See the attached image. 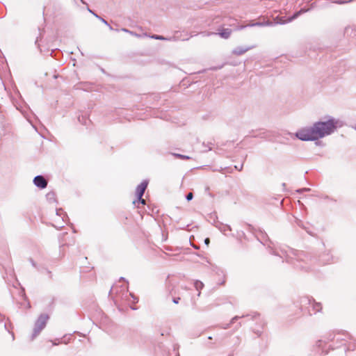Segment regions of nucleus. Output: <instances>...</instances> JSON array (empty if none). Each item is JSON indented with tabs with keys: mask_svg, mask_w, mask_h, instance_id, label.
<instances>
[{
	"mask_svg": "<svg viewBox=\"0 0 356 356\" xmlns=\"http://www.w3.org/2000/svg\"><path fill=\"white\" fill-rule=\"evenodd\" d=\"M342 126L343 123L339 119L327 115L312 125L298 129L293 135L297 139L318 140L332 135Z\"/></svg>",
	"mask_w": 356,
	"mask_h": 356,
	"instance_id": "1",
	"label": "nucleus"
},
{
	"mask_svg": "<svg viewBox=\"0 0 356 356\" xmlns=\"http://www.w3.org/2000/svg\"><path fill=\"white\" fill-rule=\"evenodd\" d=\"M315 7V3H312L309 6L306 7L304 6L301 8L299 10L295 11L291 15L286 16H280L277 15L273 20V22L270 20H265L261 21L259 19L257 22L250 21L248 24H238L236 26L233 30L234 31H240L243 30L247 27H254V26H273L276 24H286L292 22L293 20L297 19L301 15L309 12L314 9Z\"/></svg>",
	"mask_w": 356,
	"mask_h": 356,
	"instance_id": "2",
	"label": "nucleus"
},
{
	"mask_svg": "<svg viewBox=\"0 0 356 356\" xmlns=\"http://www.w3.org/2000/svg\"><path fill=\"white\" fill-rule=\"evenodd\" d=\"M299 309L303 313V315L309 316L320 312L322 309L321 302H317L312 297L303 296L299 300Z\"/></svg>",
	"mask_w": 356,
	"mask_h": 356,
	"instance_id": "3",
	"label": "nucleus"
},
{
	"mask_svg": "<svg viewBox=\"0 0 356 356\" xmlns=\"http://www.w3.org/2000/svg\"><path fill=\"white\" fill-rule=\"evenodd\" d=\"M311 261L314 263H318L321 265H325L330 264L333 259V257L331 254L330 250L325 249L324 243L321 244L317 250H312L307 253Z\"/></svg>",
	"mask_w": 356,
	"mask_h": 356,
	"instance_id": "4",
	"label": "nucleus"
},
{
	"mask_svg": "<svg viewBox=\"0 0 356 356\" xmlns=\"http://www.w3.org/2000/svg\"><path fill=\"white\" fill-rule=\"evenodd\" d=\"M248 316H251V319H252L254 321H257V320L259 321V325H260L261 330H254L253 332L255 334H257L259 337H260L261 335V334L263 333L262 330L264 329L266 323L264 320L260 319V318H259L260 314L258 312H253L252 314H243L242 316H235L231 319L229 323L225 324L224 326L222 327V329H228L230 327L231 324L234 323L236 321H238V319H240L241 318H245V317H248Z\"/></svg>",
	"mask_w": 356,
	"mask_h": 356,
	"instance_id": "5",
	"label": "nucleus"
},
{
	"mask_svg": "<svg viewBox=\"0 0 356 356\" xmlns=\"http://www.w3.org/2000/svg\"><path fill=\"white\" fill-rule=\"evenodd\" d=\"M49 319V315L47 314H41L34 323L33 333L31 336V341L40 333V332L46 327L47 323Z\"/></svg>",
	"mask_w": 356,
	"mask_h": 356,
	"instance_id": "6",
	"label": "nucleus"
},
{
	"mask_svg": "<svg viewBox=\"0 0 356 356\" xmlns=\"http://www.w3.org/2000/svg\"><path fill=\"white\" fill-rule=\"evenodd\" d=\"M336 337H337V334H335L334 332L328 333L326 336H325L324 340L320 339L316 341V346L318 348H321L322 349V353H324V355L328 354L330 350H334L335 348L340 347V346H341L340 344H337L336 346L334 344H330L328 346L329 347L328 350H324L323 343H326L327 342H334Z\"/></svg>",
	"mask_w": 356,
	"mask_h": 356,
	"instance_id": "7",
	"label": "nucleus"
},
{
	"mask_svg": "<svg viewBox=\"0 0 356 356\" xmlns=\"http://www.w3.org/2000/svg\"><path fill=\"white\" fill-rule=\"evenodd\" d=\"M172 346V349L166 350L163 343H159L157 346L155 348V350L156 352L160 351L163 355V356H179V345L173 344Z\"/></svg>",
	"mask_w": 356,
	"mask_h": 356,
	"instance_id": "8",
	"label": "nucleus"
},
{
	"mask_svg": "<svg viewBox=\"0 0 356 356\" xmlns=\"http://www.w3.org/2000/svg\"><path fill=\"white\" fill-rule=\"evenodd\" d=\"M346 70V62L341 60L333 66L332 72L335 74V76H339Z\"/></svg>",
	"mask_w": 356,
	"mask_h": 356,
	"instance_id": "9",
	"label": "nucleus"
},
{
	"mask_svg": "<svg viewBox=\"0 0 356 356\" xmlns=\"http://www.w3.org/2000/svg\"><path fill=\"white\" fill-rule=\"evenodd\" d=\"M33 183L37 188H38L39 189H41V190L47 188V184H48L47 181L45 179L44 176L42 175H38L35 176L33 178Z\"/></svg>",
	"mask_w": 356,
	"mask_h": 356,
	"instance_id": "10",
	"label": "nucleus"
},
{
	"mask_svg": "<svg viewBox=\"0 0 356 356\" xmlns=\"http://www.w3.org/2000/svg\"><path fill=\"white\" fill-rule=\"evenodd\" d=\"M149 184V180L148 179H143L137 186L135 191V196H139V197H141V196H143L145 192V190L147 188V186Z\"/></svg>",
	"mask_w": 356,
	"mask_h": 356,
	"instance_id": "11",
	"label": "nucleus"
},
{
	"mask_svg": "<svg viewBox=\"0 0 356 356\" xmlns=\"http://www.w3.org/2000/svg\"><path fill=\"white\" fill-rule=\"evenodd\" d=\"M208 221L213 225H214L216 228H218L220 231H222L221 226L224 225V224L218 220V216L216 211L211 212L208 214Z\"/></svg>",
	"mask_w": 356,
	"mask_h": 356,
	"instance_id": "12",
	"label": "nucleus"
},
{
	"mask_svg": "<svg viewBox=\"0 0 356 356\" xmlns=\"http://www.w3.org/2000/svg\"><path fill=\"white\" fill-rule=\"evenodd\" d=\"M191 36L188 35V32L185 31H175L173 36L170 37L171 40L174 41H185L188 40Z\"/></svg>",
	"mask_w": 356,
	"mask_h": 356,
	"instance_id": "13",
	"label": "nucleus"
},
{
	"mask_svg": "<svg viewBox=\"0 0 356 356\" xmlns=\"http://www.w3.org/2000/svg\"><path fill=\"white\" fill-rule=\"evenodd\" d=\"M254 47H256V45L245 47L238 46L232 50V53L236 56H241L246 53L248 51L254 49Z\"/></svg>",
	"mask_w": 356,
	"mask_h": 356,
	"instance_id": "14",
	"label": "nucleus"
},
{
	"mask_svg": "<svg viewBox=\"0 0 356 356\" xmlns=\"http://www.w3.org/2000/svg\"><path fill=\"white\" fill-rule=\"evenodd\" d=\"M337 335L339 337H336L335 341L336 343H341L342 341H346L347 339H352L353 337L346 331L339 332Z\"/></svg>",
	"mask_w": 356,
	"mask_h": 356,
	"instance_id": "15",
	"label": "nucleus"
},
{
	"mask_svg": "<svg viewBox=\"0 0 356 356\" xmlns=\"http://www.w3.org/2000/svg\"><path fill=\"white\" fill-rule=\"evenodd\" d=\"M72 334H65L61 339H56L55 341L51 340L53 346H57L60 343H68L70 342Z\"/></svg>",
	"mask_w": 356,
	"mask_h": 356,
	"instance_id": "16",
	"label": "nucleus"
},
{
	"mask_svg": "<svg viewBox=\"0 0 356 356\" xmlns=\"http://www.w3.org/2000/svg\"><path fill=\"white\" fill-rule=\"evenodd\" d=\"M218 31V34L219 35V36L221 38H223V39L229 38L232 32V29H229V28H223V27L219 28Z\"/></svg>",
	"mask_w": 356,
	"mask_h": 356,
	"instance_id": "17",
	"label": "nucleus"
},
{
	"mask_svg": "<svg viewBox=\"0 0 356 356\" xmlns=\"http://www.w3.org/2000/svg\"><path fill=\"white\" fill-rule=\"evenodd\" d=\"M79 122L86 127V129L90 128V125L92 124V121L88 118V115H81L78 117Z\"/></svg>",
	"mask_w": 356,
	"mask_h": 356,
	"instance_id": "18",
	"label": "nucleus"
},
{
	"mask_svg": "<svg viewBox=\"0 0 356 356\" xmlns=\"http://www.w3.org/2000/svg\"><path fill=\"white\" fill-rule=\"evenodd\" d=\"M87 10L91 13L92 15H93L96 18H97L99 20H100L102 23H104L105 25H106L109 29L111 31H114V29L113 28V26L108 24V22L104 19V18H102L101 16H99V15H97L94 10H91L89 6L87 7Z\"/></svg>",
	"mask_w": 356,
	"mask_h": 356,
	"instance_id": "19",
	"label": "nucleus"
},
{
	"mask_svg": "<svg viewBox=\"0 0 356 356\" xmlns=\"http://www.w3.org/2000/svg\"><path fill=\"white\" fill-rule=\"evenodd\" d=\"M259 232L260 233V235H261V238L256 236L257 237V239L264 245H266V243L267 241L271 243L268 234L263 230L261 229H259Z\"/></svg>",
	"mask_w": 356,
	"mask_h": 356,
	"instance_id": "20",
	"label": "nucleus"
},
{
	"mask_svg": "<svg viewBox=\"0 0 356 356\" xmlns=\"http://www.w3.org/2000/svg\"><path fill=\"white\" fill-rule=\"evenodd\" d=\"M344 35L351 38H356V26H348L344 29Z\"/></svg>",
	"mask_w": 356,
	"mask_h": 356,
	"instance_id": "21",
	"label": "nucleus"
},
{
	"mask_svg": "<svg viewBox=\"0 0 356 356\" xmlns=\"http://www.w3.org/2000/svg\"><path fill=\"white\" fill-rule=\"evenodd\" d=\"M352 341L348 342V343H344V345L346 346V348L345 349V352L348 351H353L356 350V339H352Z\"/></svg>",
	"mask_w": 356,
	"mask_h": 356,
	"instance_id": "22",
	"label": "nucleus"
},
{
	"mask_svg": "<svg viewBox=\"0 0 356 356\" xmlns=\"http://www.w3.org/2000/svg\"><path fill=\"white\" fill-rule=\"evenodd\" d=\"M144 35L148 36L150 38H152V39H154V40L171 41V38L170 37V38H166V37H165L163 35H161L152 34L151 35H149L147 33H145Z\"/></svg>",
	"mask_w": 356,
	"mask_h": 356,
	"instance_id": "23",
	"label": "nucleus"
},
{
	"mask_svg": "<svg viewBox=\"0 0 356 356\" xmlns=\"http://www.w3.org/2000/svg\"><path fill=\"white\" fill-rule=\"evenodd\" d=\"M50 56L56 60H59L63 56V53L58 49H51Z\"/></svg>",
	"mask_w": 356,
	"mask_h": 356,
	"instance_id": "24",
	"label": "nucleus"
},
{
	"mask_svg": "<svg viewBox=\"0 0 356 356\" xmlns=\"http://www.w3.org/2000/svg\"><path fill=\"white\" fill-rule=\"evenodd\" d=\"M321 138H318V140H316V139H298V140L300 141H302V142H314V144L316 146L324 147L325 144L323 143V142L322 140H321Z\"/></svg>",
	"mask_w": 356,
	"mask_h": 356,
	"instance_id": "25",
	"label": "nucleus"
},
{
	"mask_svg": "<svg viewBox=\"0 0 356 356\" xmlns=\"http://www.w3.org/2000/svg\"><path fill=\"white\" fill-rule=\"evenodd\" d=\"M46 198H47V201L50 203H52V202L58 203V201H57V199L56 197V193L54 191L49 192L46 195Z\"/></svg>",
	"mask_w": 356,
	"mask_h": 356,
	"instance_id": "26",
	"label": "nucleus"
},
{
	"mask_svg": "<svg viewBox=\"0 0 356 356\" xmlns=\"http://www.w3.org/2000/svg\"><path fill=\"white\" fill-rule=\"evenodd\" d=\"M114 30L115 31H117V32H118V31H123V32H125V33H128L130 35H134V36L138 37V38H140L141 37V35L140 34H138V33H136L134 31H130V30H129L127 28H122L120 29H114Z\"/></svg>",
	"mask_w": 356,
	"mask_h": 356,
	"instance_id": "27",
	"label": "nucleus"
},
{
	"mask_svg": "<svg viewBox=\"0 0 356 356\" xmlns=\"http://www.w3.org/2000/svg\"><path fill=\"white\" fill-rule=\"evenodd\" d=\"M61 213H63V216L62 217V219L63 221H65L66 220H69V217L66 212H64L62 208H56V214L57 216H60Z\"/></svg>",
	"mask_w": 356,
	"mask_h": 356,
	"instance_id": "28",
	"label": "nucleus"
},
{
	"mask_svg": "<svg viewBox=\"0 0 356 356\" xmlns=\"http://www.w3.org/2000/svg\"><path fill=\"white\" fill-rule=\"evenodd\" d=\"M193 285L197 291H201L204 286V283L199 280H195L193 282Z\"/></svg>",
	"mask_w": 356,
	"mask_h": 356,
	"instance_id": "29",
	"label": "nucleus"
},
{
	"mask_svg": "<svg viewBox=\"0 0 356 356\" xmlns=\"http://www.w3.org/2000/svg\"><path fill=\"white\" fill-rule=\"evenodd\" d=\"M171 154L176 159H179L182 160H190L191 159V156L188 155H184L179 153H171Z\"/></svg>",
	"mask_w": 356,
	"mask_h": 356,
	"instance_id": "30",
	"label": "nucleus"
},
{
	"mask_svg": "<svg viewBox=\"0 0 356 356\" xmlns=\"http://www.w3.org/2000/svg\"><path fill=\"white\" fill-rule=\"evenodd\" d=\"M318 197L321 199H323L324 200H328V201H331V202H337V200L331 196H329L327 195H323V194H321V195H318Z\"/></svg>",
	"mask_w": 356,
	"mask_h": 356,
	"instance_id": "31",
	"label": "nucleus"
},
{
	"mask_svg": "<svg viewBox=\"0 0 356 356\" xmlns=\"http://www.w3.org/2000/svg\"><path fill=\"white\" fill-rule=\"evenodd\" d=\"M143 196H141V197H139V196H136V199L133 201V204L135 206L136 204H145V200L143 197Z\"/></svg>",
	"mask_w": 356,
	"mask_h": 356,
	"instance_id": "32",
	"label": "nucleus"
},
{
	"mask_svg": "<svg viewBox=\"0 0 356 356\" xmlns=\"http://www.w3.org/2000/svg\"><path fill=\"white\" fill-rule=\"evenodd\" d=\"M38 270L41 272V273H47L48 275H49V278H51L52 277V273L50 270H49L47 268H44V267H38L37 268Z\"/></svg>",
	"mask_w": 356,
	"mask_h": 356,
	"instance_id": "33",
	"label": "nucleus"
},
{
	"mask_svg": "<svg viewBox=\"0 0 356 356\" xmlns=\"http://www.w3.org/2000/svg\"><path fill=\"white\" fill-rule=\"evenodd\" d=\"M38 30H39V31H40V35H39V36H38V37H37V38H36V40H35V44H37V45H38V48H40V44H38V42H39V41H40V40H41V39H42V36H43L44 30H42H42L40 29V28H38Z\"/></svg>",
	"mask_w": 356,
	"mask_h": 356,
	"instance_id": "34",
	"label": "nucleus"
},
{
	"mask_svg": "<svg viewBox=\"0 0 356 356\" xmlns=\"http://www.w3.org/2000/svg\"><path fill=\"white\" fill-rule=\"evenodd\" d=\"M298 259L290 258V259H286L287 263L293 265L296 268L298 267V265L296 264V262H298Z\"/></svg>",
	"mask_w": 356,
	"mask_h": 356,
	"instance_id": "35",
	"label": "nucleus"
},
{
	"mask_svg": "<svg viewBox=\"0 0 356 356\" xmlns=\"http://www.w3.org/2000/svg\"><path fill=\"white\" fill-rule=\"evenodd\" d=\"M246 226L248 227V230L251 233L255 234V232H257V229L255 227H253L251 224L246 223Z\"/></svg>",
	"mask_w": 356,
	"mask_h": 356,
	"instance_id": "36",
	"label": "nucleus"
},
{
	"mask_svg": "<svg viewBox=\"0 0 356 356\" xmlns=\"http://www.w3.org/2000/svg\"><path fill=\"white\" fill-rule=\"evenodd\" d=\"M246 226L248 227V230L251 233L255 234V232H257V229L255 227H253L251 224L246 223Z\"/></svg>",
	"mask_w": 356,
	"mask_h": 356,
	"instance_id": "37",
	"label": "nucleus"
},
{
	"mask_svg": "<svg viewBox=\"0 0 356 356\" xmlns=\"http://www.w3.org/2000/svg\"><path fill=\"white\" fill-rule=\"evenodd\" d=\"M221 228L222 229V231H221V232H223L224 234L225 233L226 231L232 230L230 225H227V224H224V225L221 226Z\"/></svg>",
	"mask_w": 356,
	"mask_h": 356,
	"instance_id": "38",
	"label": "nucleus"
},
{
	"mask_svg": "<svg viewBox=\"0 0 356 356\" xmlns=\"http://www.w3.org/2000/svg\"><path fill=\"white\" fill-rule=\"evenodd\" d=\"M113 301H114L115 305L117 307L118 310L120 311V312H123L124 311V308L121 306L120 304H119L118 300L113 299Z\"/></svg>",
	"mask_w": 356,
	"mask_h": 356,
	"instance_id": "39",
	"label": "nucleus"
},
{
	"mask_svg": "<svg viewBox=\"0 0 356 356\" xmlns=\"http://www.w3.org/2000/svg\"><path fill=\"white\" fill-rule=\"evenodd\" d=\"M129 296L133 298V303H137L138 302V298L134 295V293L129 292Z\"/></svg>",
	"mask_w": 356,
	"mask_h": 356,
	"instance_id": "40",
	"label": "nucleus"
},
{
	"mask_svg": "<svg viewBox=\"0 0 356 356\" xmlns=\"http://www.w3.org/2000/svg\"><path fill=\"white\" fill-rule=\"evenodd\" d=\"M193 197H194V195L192 192H190L185 195V198L188 202H190L191 200H192L193 199Z\"/></svg>",
	"mask_w": 356,
	"mask_h": 356,
	"instance_id": "41",
	"label": "nucleus"
},
{
	"mask_svg": "<svg viewBox=\"0 0 356 356\" xmlns=\"http://www.w3.org/2000/svg\"><path fill=\"white\" fill-rule=\"evenodd\" d=\"M54 300L52 299L51 301L50 302V303L48 305L47 310L49 312H51L54 309Z\"/></svg>",
	"mask_w": 356,
	"mask_h": 356,
	"instance_id": "42",
	"label": "nucleus"
},
{
	"mask_svg": "<svg viewBox=\"0 0 356 356\" xmlns=\"http://www.w3.org/2000/svg\"><path fill=\"white\" fill-rule=\"evenodd\" d=\"M213 145V144L211 142L208 143L207 145L205 144L204 142L202 143V145L209 147L208 150H206L205 152L211 151L212 149V148L210 145Z\"/></svg>",
	"mask_w": 356,
	"mask_h": 356,
	"instance_id": "43",
	"label": "nucleus"
},
{
	"mask_svg": "<svg viewBox=\"0 0 356 356\" xmlns=\"http://www.w3.org/2000/svg\"><path fill=\"white\" fill-rule=\"evenodd\" d=\"M23 298L25 301H27V305H28V307L30 308L31 307V304L29 301V299H28V297L26 296V295L25 293L23 294Z\"/></svg>",
	"mask_w": 356,
	"mask_h": 356,
	"instance_id": "44",
	"label": "nucleus"
},
{
	"mask_svg": "<svg viewBox=\"0 0 356 356\" xmlns=\"http://www.w3.org/2000/svg\"><path fill=\"white\" fill-rule=\"evenodd\" d=\"M180 299L181 298L179 297H174V298H172V301L175 304H178L179 300H180Z\"/></svg>",
	"mask_w": 356,
	"mask_h": 356,
	"instance_id": "45",
	"label": "nucleus"
},
{
	"mask_svg": "<svg viewBox=\"0 0 356 356\" xmlns=\"http://www.w3.org/2000/svg\"><path fill=\"white\" fill-rule=\"evenodd\" d=\"M29 260L30 263L31 264V265L33 267H35V268H38L37 264L35 263V261L32 258H29Z\"/></svg>",
	"mask_w": 356,
	"mask_h": 356,
	"instance_id": "46",
	"label": "nucleus"
},
{
	"mask_svg": "<svg viewBox=\"0 0 356 356\" xmlns=\"http://www.w3.org/2000/svg\"><path fill=\"white\" fill-rule=\"evenodd\" d=\"M243 163H242L241 164L240 167H239V166H237V165H235V166H234L235 169H236V170H238V171H241V170H243Z\"/></svg>",
	"mask_w": 356,
	"mask_h": 356,
	"instance_id": "47",
	"label": "nucleus"
},
{
	"mask_svg": "<svg viewBox=\"0 0 356 356\" xmlns=\"http://www.w3.org/2000/svg\"><path fill=\"white\" fill-rule=\"evenodd\" d=\"M194 238V236H191L190 237V241L191 242V238ZM191 245L195 250H198L199 249V247L197 246V245H193L191 243Z\"/></svg>",
	"mask_w": 356,
	"mask_h": 356,
	"instance_id": "48",
	"label": "nucleus"
},
{
	"mask_svg": "<svg viewBox=\"0 0 356 356\" xmlns=\"http://www.w3.org/2000/svg\"><path fill=\"white\" fill-rule=\"evenodd\" d=\"M204 244H205L207 246H209V243H210V238L207 237V238H206L204 239Z\"/></svg>",
	"mask_w": 356,
	"mask_h": 356,
	"instance_id": "49",
	"label": "nucleus"
},
{
	"mask_svg": "<svg viewBox=\"0 0 356 356\" xmlns=\"http://www.w3.org/2000/svg\"><path fill=\"white\" fill-rule=\"evenodd\" d=\"M209 186H206L205 191L208 192V195L213 197V195L212 193H211L210 192H209Z\"/></svg>",
	"mask_w": 356,
	"mask_h": 356,
	"instance_id": "50",
	"label": "nucleus"
},
{
	"mask_svg": "<svg viewBox=\"0 0 356 356\" xmlns=\"http://www.w3.org/2000/svg\"><path fill=\"white\" fill-rule=\"evenodd\" d=\"M269 252H270L271 254L277 255L276 252H275L272 248H270V249Z\"/></svg>",
	"mask_w": 356,
	"mask_h": 356,
	"instance_id": "51",
	"label": "nucleus"
},
{
	"mask_svg": "<svg viewBox=\"0 0 356 356\" xmlns=\"http://www.w3.org/2000/svg\"><path fill=\"white\" fill-rule=\"evenodd\" d=\"M296 191L298 193H303V189L302 188H298Z\"/></svg>",
	"mask_w": 356,
	"mask_h": 356,
	"instance_id": "52",
	"label": "nucleus"
},
{
	"mask_svg": "<svg viewBox=\"0 0 356 356\" xmlns=\"http://www.w3.org/2000/svg\"><path fill=\"white\" fill-rule=\"evenodd\" d=\"M303 189V192H308L311 191L309 188H302Z\"/></svg>",
	"mask_w": 356,
	"mask_h": 356,
	"instance_id": "53",
	"label": "nucleus"
},
{
	"mask_svg": "<svg viewBox=\"0 0 356 356\" xmlns=\"http://www.w3.org/2000/svg\"><path fill=\"white\" fill-rule=\"evenodd\" d=\"M100 71L104 74H106V70L103 67H100Z\"/></svg>",
	"mask_w": 356,
	"mask_h": 356,
	"instance_id": "54",
	"label": "nucleus"
},
{
	"mask_svg": "<svg viewBox=\"0 0 356 356\" xmlns=\"http://www.w3.org/2000/svg\"><path fill=\"white\" fill-rule=\"evenodd\" d=\"M120 280H124V281H125L127 284H129L128 280H126L124 277H121L120 278Z\"/></svg>",
	"mask_w": 356,
	"mask_h": 356,
	"instance_id": "55",
	"label": "nucleus"
},
{
	"mask_svg": "<svg viewBox=\"0 0 356 356\" xmlns=\"http://www.w3.org/2000/svg\"><path fill=\"white\" fill-rule=\"evenodd\" d=\"M192 305H193V309H196V303L195 302H193Z\"/></svg>",
	"mask_w": 356,
	"mask_h": 356,
	"instance_id": "56",
	"label": "nucleus"
},
{
	"mask_svg": "<svg viewBox=\"0 0 356 356\" xmlns=\"http://www.w3.org/2000/svg\"><path fill=\"white\" fill-rule=\"evenodd\" d=\"M130 308L132 310H136L137 309V307H134V306H130Z\"/></svg>",
	"mask_w": 356,
	"mask_h": 356,
	"instance_id": "57",
	"label": "nucleus"
},
{
	"mask_svg": "<svg viewBox=\"0 0 356 356\" xmlns=\"http://www.w3.org/2000/svg\"><path fill=\"white\" fill-rule=\"evenodd\" d=\"M80 1H81V2L82 3L86 4V5H88V4H87V3H86L84 0H80ZM88 6H87V7H88Z\"/></svg>",
	"mask_w": 356,
	"mask_h": 356,
	"instance_id": "58",
	"label": "nucleus"
},
{
	"mask_svg": "<svg viewBox=\"0 0 356 356\" xmlns=\"http://www.w3.org/2000/svg\"><path fill=\"white\" fill-rule=\"evenodd\" d=\"M4 327H5V329H6V330H7L9 332V330H8V326H7V324H6V323H5V324H4Z\"/></svg>",
	"mask_w": 356,
	"mask_h": 356,
	"instance_id": "59",
	"label": "nucleus"
},
{
	"mask_svg": "<svg viewBox=\"0 0 356 356\" xmlns=\"http://www.w3.org/2000/svg\"><path fill=\"white\" fill-rule=\"evenodd\" d=\"M205 71H206V70H203L199 71L197 73L200 74V73L204 72Z\"/></svg>",
	"mask_w": 356,
	"mask_h": 356,
	"instance_id": "60",
	"label": "nucleus"
},
{
	"mask_svg": "<svg viewBox=\"0 0 356 356\" xmlns=\"http://www.w3.org/2000/svg\"><path fill=\"white\" fill-rule=\"evenodd\" d=\"M200 294H201V291H198V293L197 294V296L199 297L200 296Z\"/></svg>",
	"mask_w": 356,
	"mask_h": 356,
	"instance_id": "61",
	"label": "nucleus"
},
{
	"mask_svg": "<svg viewBox=\"0 0 356 356\" xmlns=\"http://www.w3.org/2000/svg\"><path fill=\"white\" fill-rule=\"evenodd\" d=\"M2 316V318L0 319V322H2L3 321V319H4V316Z\"/></svg>",
	"mask_w": 356,
	"mask_h": 356,
	"instance_id": "62",
	"label": "nucleus"
},
{
	"mask_svg": "<svg viewBox=\"0 0 356 356\" xmlns=\"http://www.w3.org/2000/svg\"><path fill=\"white\" fill-rule=\"evenodd\" d=\"M111 291H112V288H111V289H110V291H109L108 296H110V295H111Z\"/></svg>",
	"mask_w": 356,
	"mask_h": 356,
	"instance_id": "63",
	"label": "nucleus"
},
{
	"mask_svg": "<svg viewBox=\"0 0 356 356\" xmlns=\"http://www.w3.org/2000/svg\"><path fill=\"white\" fill-rule=\"evenodd\" d=\"M285 186H286V184H285V183H283V184H282V187H284V188Z\"/></svg>",
	"mask_w": 356,
	"mask_h": 356,
	"instance_id": "64",
	"label": "nucleus"
}]
</instances>
